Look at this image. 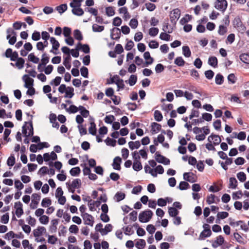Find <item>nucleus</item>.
Segmentation results:
<instances>
[{"label":"nucleus","mask_w":249,"mask_h":249,"mask_svg":"<svg viewBox=\"0 0 249 249\" xmlns=\"http://www.w3.org/2000/svg\"><path fill=\"white\" fill-rule=\"evenodd\" d=\"M71 58L70 54H69V56H67L66 57L64 58L63 64L65 66V67L68 70H70L71 67Z\"/></svg>","instance_id":"obj_24"},{"label":"nucleus","mask_w":249,"mask_h":249,"mask_svg":"<svg viewBox=\"0 0 249 249\" xmlns=\"http://www.w3.org/2000/svg\"><path fill=\"white\" fill-rule=\"evenodd\" d=\"M153 215V212L148 209L140 213L139 220L142 223L147 222L151 219Z\"/></svg>","instance_id":"obj_1"},{"label":"nucleus","mask_w":249,"mask_h":249,"mask_svg":"<svg viewBox=\"0 0 249 249\" xmlns=\"http://www.w3.org/2000/svg\"><path fill=\"white\" fill-rule=\"evenodd\" d=\"M105 141H106V144L107 145H110V146H111L113 147H114L116 145V140H115L114 139H112L109 137H107Z\"/></svg>","instance_id":"obj_61"},{"label":"nucleus","mask_w":249,"mask_h":249,"mask_svg":"<svg viewBox=\"0 0 249 249\" xmlns=\"http://www.w3.org/2000/svg\"><path fill=\"white\" fill-rule=\"evenodd\" d=\"M159 33V29L158 28L152 27L149 30V34L151 36H155Z\"/></svg>","instance_id":"obj_56"},{"label":"nucleus","mask_w":249,"mask_h":249,"mask_svg":"<svg viewBox=\"0 0 249 249\" xmlns=\"http://www.w3.org/2000/svg\"><path fill=\"white\" fill-rule=\"evenodd\" d=\"M146 245L145 241L143 239H139L136 243V247L139 249H143Z\"/></svg>","instance_id":"obj_48"},{"label":"nucleus","mask_w":249,"mask_h":249,"mask_svg":"<svg viewBox=\"0 0 249 249\" xmlns=\"http://www.w3.org/2000/svg\"><path fill=\"white\" fill-rule=\"evenodd\" d=\"M214 7L223 13L227 8L228 1L227 0H215L214 2Z\"/></svg>","instance_id":"obj_2"},{"label":"nucleus","mask_w":249,"mask_h":249,"mask_svg":"<svg viewBox=\"0 0 249 249\" xmlns=\"http://www.w3.org/2000/svg\"><path fill=\"white\" fill-rule=\"evenodd\" d=\"M122 162V159L120 157H116L113 160L112 163L113 168L117 170H121V163Z\"/></svg>","instance_id":"obj_15"},{"label":"nucleus","mask_w":249,"mask_h":249,"mask_svg":"<svg viewBox=\"0 0 249 249\" xmlns=\"http://www.w3.org/2000/svg\"><path fill=\"white\" fill-rule=\"evenodd\" d=\"M121 35L120 30L118 28H114L111 30L110 36L112 39L117 40L120 38Z\"/></svg>","instance_id":"obj_11"},{"label":"nucleus","mask_w":249,"mask_h":249,"mask_svg":"<svg viewBox=\"0 0 249 249\" xmlns=\"http://www.w3.org/2000/svg\"><path fill=\"white\" fill-rule=\"evenodd\" d=\"M229 216V213L226 212H221L218 213L217 214V218L218 219H223Z\"/></svg>","instance_id":"obj_50"},{"label":"nucleus","mask_w":249,"mask_h":249,"mask_svg":"<svg viewBox=\"0 0 249 249\" xmlns=\"http://www.w3.org/2000/svg\"><path fill=\"white\" fill-rule=\"evenodd\" d=\"M15 163V158L14 155H11V156L8 158L7 164L9 166H13Z\"/></svg>","instance_id":"obj_55"},{"label":"nucleus","mask_w":249,"mask_h":249,"mask_svg":"<svg viewBox=\"0 0 249 249\" xmlns=\"http://www.w3.org/2000/svg\"><path fill=\"white\" fill-rule=\"evenodd\" d=\"M137 81V76L136 75H131L129 80H128V83L130 86H132L134 85Z\"/></svg>","instance_id":"obj_47"},{"label":"nucleus","mask_w":249,"mask_h":249,"mask_svg":"<svg viewBox=\"0 0 249 249\" xmlns=\"http://www.w3.org/2000/svg\"><path fill=\"white\" fill-rule=\"evenodd\" d=\"M228 80L229 82L233 84L235 83V82L237 80V78L235 76L234 74L231 73L228 76Z\"/></svg>","instance_id":"obj_58"},{"label":"nucleus","mask_w":249,"mask_h":249,"mask_svg":"<svg viewBox=\"0 0 249 249\" xmlns=\"http://www.w3.org/2000/svg\"><path fill=\"white\" fill-rule=\"evenodd\" d=\"M215 196L213 194H211L207 196L206 202L208 204H211L215 202Z\"/></svg>","instance_id":"obj_57"},{"label":"nucleus","mask_w":249,"mask_h":249,"mask_svg":"<svg viewBox=\"0 0 249 249\" xmlns=\"http://www.w3.org/2000/svg\"><path fill=\"white\" fill-rule=\"evenodd\" d=\"M113 226L111 224H107L105 226L104 229H102L101 234L102 235H105L110 232L112 230Z\"/></svg>","instance_id":"obj_21"},{"label":"nucleus","mask_w":249,"mask_h":249,"mask_svg":"<svg viewBox=\"0 0 249 249\" xmlns=\"http://www.w3.org/2000/svg\"><path fill=\"white\" fill-rule=\"evenodd\" d=\"M81 74L82 76L85 78L88 77L89 71L87 67H82L80 69Z\"/></svg>","instance_id":"obj_59"},{"label":"nucleus","mask_w":249,"mask_h":249,"mask_svg":"<svg viewBox=\"0 0 249 249\" xmlns=\"http://www.w3.org/2000/svg\"><path fill=\"white\" fill-rule=\"evenodd\" d=\"M154 116L155 120L158 122L161 121L163 119V116L161 113L160 111L158 110L155 111Z\"/></svg>","instance_id":"obj_35"},{"label":"nucleus","mask_w":249,"mask_h":249,"mask_svg":"<svg viewBox=\"0 0 249 249\" xmlns=\"http://www.w3.org/2000/svg\"><path fill=\"white\" fill-rule=\"evenodd\" d=\"M133 168L135 171H139L142 169V165L140 162V160L139 161H134L133 164Z\"/></svg>","instance_id":"obj_34"},{"label":"nucleus","mask_w":249,"mask_h":249,"mask_svg":"<svg viewBox=\"0 0 249 249\" xmlns=\"http://www.w3.org/2000/svg\"><path fill=\"white\" fill-rule=\"evenodd\" d=\"M183 178L185 180L191 183H193L196 181L195 175L192 172L184 173L183 174Z\"/></svg>","instance_id":"obj_13"},{"label":"nucleus","mask_w":249,"mask_h":249,"mask_svg":"<svg viewBox=\"0 0 249 249\" xmlns=\"http://www.w3.org/2000/svg\"><path fill=\"white\" fill-rule=\"evenodd\" d=\"M122 20L120 17H117L113 19L112 24L115 26H119L121 25Z\"/></svg>","instance_id":"obj_63"},{"label":"nucleus","mask_w":249,"mask_h":249,"mask_svg":"<svg viewBox=\"0 0 249 249\" xmlns=\"http://www.w3.org/2000/svg\"><path fill=\"white\" fill-rule=\"evenodd\" d=\"M155 160L159 163H162L164 165H169L170 161L169 159L161 155L159 152H156L155 153Z\"/></svg>","instance_id":"obj_7"},{"label":"nucleus","mask_w":249,"mask_h":249,"mask_svg":"<svg viewBox=\"0 0 249 249\" xmlns=\"http://www.w3.org/2000/svg\"><path fill=\"white\" fill-rule=\"evenodd\" d=\"M128 145L131 150H133L135 148H139L141 146V143L139 141L135 142L131 141L128 142Z\"/></svg>","instance_id":"obj_20"},{"label":"nucleus","mask_w":249,"mask_h":249,"mask_svg":"<svg viewBox=\"0 0 249 249\" xmlns=\"http://www.w3.org/2000/svg\"><path fill=\"white\" fill-rule=\"evenodd\" d=\"M125 197V194L121 192H118L116 193L114 196V198L117 202H119L124 199Z\"/></svg>","instance_id":"obj_27"},{"label":"nucleus","mask_w":249,"mask_h":249,"mask_svg":"<svg viewBox=\"0 0 249 249\" xmlns=\"http://www.w3.org/2000/svg\"><path fill=\"white\" fill-rule=\"evenodd\" d=\"M174 63L178 66L181 67V66H184L185 62L183 60V59L182 58V57L180 56V57H177L175 59Z\"/></svg>","instance_id":"obj_45"},{"label":"nucleus","mask_w":249,"mask_h":249,"mask_svg":"<svg viewBox=\"0 0 249 249\" xmlns=\"http://www.w3.org/2000/svg\"><path fill=\"white\" fill-rule=\"evenodd\" d=\"M52 203L51 200L49 198H44L41 202V206L43 207H47L50 206Z\"/></svg>","instance_id":"obj_49"},{"label":"nucleus","mask_w":249,"mask_h":249,"mask_svg":"<svg viewBox=\"0 0 249 249\" xmlns=\"http://www.w3.org/2000/svg\"><path fill=\"white\" fill-rule=\"evenodd\" d=\"M190 187V185L187 182L181 181L179 184L178 188L181 190L187 189Z\"/></svg>","instance_id":"obj_52"},{"label":"nucleus","mask_w":249,"mask_h":249,"mask_svg":"<svg viewBox=\"0 0 249 249\" xmlns=\"http://www.w3.org/2000/svg\"><path fill=\"white\" fill-rule=\"evenodd\" d=\"M181 14L180 10L178 8H176L173 10L170 14V19L171 23L173 24H176L177 21L180 18Z\"/></svg>","instance_id":"obj_4"},{"label":"nucleus","mask_w":249,"mask_h":249,"mask_svg":"<svg viewBox=\"0 0 249 249\" xmlns=\"http://www.w3.org/2000/svg\"><path fill=\"white\" fill-rule=\"evenodd\" d=\"M46 232V228L44 227L39 226L33 231L34 236L35 237L41 236L43 233Z\"/></svg>","instance_id":"obj_12"},{"label":"nucleus","mask_w":249,"mask_h":249,"mask_svg":"<svg viewBox=\"0 0 249 249\" xmlns=\"http://www.w3.org/2000/svg\"><path fill=\"white\" fill-rule=\"evenodd\" d=\"M229 188L235 189L237 186V181L235 178L231 177L229 179Z\"/></svg>","instance_id":"obj_25"},{"label":"nucleus","mask_w":249,"mask_h":249,"mask_svg":"<svg viewBox=\"0 0 249 249\" xmlns=\"http://www.w3.org/2000/svg\"><path fill=\"white\" fill-rule=\"evenodd\" d=\"M51 225L50 227V231L51 233H55L57 231V225L59 222V219H54L51 221Z\"/></svg>","instance_id":"obj_17"},{"label":"nucleus","mask_w":249,"mask_h":249,"mask_svg":"<svg viewBox=\"0 0 249 249\" xmlns=\"http://www.w3.org/2000/svg\"><path fill=\"white\" fill-rule=\"evenodd\" d=\"M160 38L161 40L168 41L170 40L171 36L167 32H162L160 34Z\"/></svg>","instance_id":"obj_39"},{"label":"nucleus","mask_w":249,"mask_h":249,"mask_svg":"<svg viewBox=\"0 0 249 249\" xmlns=\"http://www.w3.org/2000/svg\"><path fill=\"white\" fill-rule=\"evenodd\" d=\"M67 9V5L66 4H62L56 7V10L60 14L63 13Z\"/></svg>","instance_id":"obj_54"},{"label":"nucleus","mask_w":249,"mask_h":249,"mask_svg":"<svg viewBox=\"0 0 249 249\" xmlns=\"http://www.w3.org/2000/svg\"><path fill=\"white\" fill-rule=\"evenodd\" d=\"M237 177L241 182H244L246 179V175L243 172H240L237 173Z\"/></svg>","instance_id":"obj_53"},{"label":"nucleus","mask_w":249,"mask_h":249,"mask_svg":"<svg viewBox=\"0 0 249 249\" xmlns=\"http://www.w3.org/2000/svg\"><path fill=\"white\" fill-rule=\"evenodd\" d=\"M151 132L152 134H155L159 132L161 129V125L155 122L152 123L151 124Z\"/></svg>","instance_id":"obj_14"},{"label":"nucleus","mask_w":249,"mask_h":249,"mask_svg":"<svg viewBox=\"0 0 249 249\" xmlns=\"http://www.w3.org/2000/svg\"><path fill=\"white\" fill-rule=\"evenodd\" d=\"M82 217L83 219L84 223L85 225H89L91 227L93 226L94 223V218L91 214L86 213L85 214H83Z\"/></svg>","instance_id":"obj_6"},{"label":"nucleus","mask_w":249,"mask_h":249,"mask_svg":"<svg viewBox=\"0 0 249 249\" xmlns=\"http://www.w3.org/2000/svg\"><path fill=\"white\" fill-rule=\"evenodd\" d=\"M71 11L73 14L78 16H81L84 14V11L80 8V7H75V8H72Z\"/></svg>","instance_id":"obj_23"},{"label":"nucleus","mask_w":249,"mask_h":249,"mask_svg":"<svg viewBox=\"0 0 249 249\" xmlns=\"http://www.w3.org/2000/svg\"><path fill=\"white\" fill-rule=\"evenodd\" d=\"M227 31V28L226 26L223 25H220L219 26V29L218 33L220 35H224Z\"/></svg>","instance_id":"obj_60"},{"label":"nucleus","mask_w":249,"mask_h":249,"mask_svg":"<svg viewBox=\"0 0 249 249\" xmlns=\"http://www.w3.org/2000/svg\"><path fill=\"white\" fill-rule=\"evenodd\" d=\"M81 173V169L79 167L72 168L70 171V173L72 176H78Z\"/></svg>","instance_id":"obj_26"},{"label":"nucleus","mask_w":249,"mask_h":249,"mask_svg":"<svg viewBox=\"0 0 249 249\" xmlns=\"http://www.w3.org/2000/svg\"><path fill=\"white\" fill-rule=\"evenodd\" d=\"M66 94L65 95V98H71L74 95V89L72 87H68L67 89L65 91Z\"/></svg>","instance_id":"obj_19"},{"label":"nucleus","mask_w":249,"mask_h":249,"mask_svg":"<svg viewBox=\"0 0 249 249\" xmlns=\"http://www.w3.org/2000/svg\"><path fill=\"white\" fill-rule=\"evenodd\" d=\"M90 124V126L89 128V132L92 135H95L96 134V124L94 122H91Z\"/></svg>","instance_id":"obj_37"},{"label":"nucleus","mask_w":249,"mask_h":249,"mask_svg":"<svg viewBox=\"0 0 249 249\" xmlns=\"http://www.w3.org/2000/svg\"><path fill=\"white\" fill-rule=\"evenodd\" d=\"M26 221H27L28 223L31 226H34L36 225V219L30 215L27 218Z\"/></svg>","instance_id":"obj_64"},{"label":"nucleus","mask_w":249,"mask_h":249,"mask_svg":"<svg viewBox=\"0 0 249 249\" xmlns=\"http://www.w3.org/2000/svg\"><path fill=\"white\" fill-rule=\"evenodd\" d=\"M217 59L215 56L210 57L208 59V64L211 66L216 68L217 67Z\"/></svg>","instance_id":"obj_22"},{"label":"nucleus","mask_w":249,"mask_h":249,"mask_svg":"<svg viewBox=\"0 0 249 249\" xmlns=\"http://www.w3.org/2000/svg\"><path fill=\"white\" fill-rule=\"evenodd\" d=\"M50 122L52 124L53 127L58 129L59 127V124L56 121V116L55 114L52 113L50 115L49 117Z\"/></svg>","instance_id":"obj_16"},{"label":"nucleus","mask_w":249,"mask_h":249,"mask_svg":"<svg viewBox=\"0 0 249 249\" xmlns=\"http://www.w3.org/2000/svg\"><path fill=\"white\" fill-rule=\"evenodd\" d=\"M83 0H72L70 3V5L72 8H75V7H80L81 3Z\"/></svg>","instance_id":"obj_51"},{"label":"nucleus","mask_w":249,"mask_h":249,"mask_svg":"<svg viewBox=\"0 0 249 249\" xmlns=\"http://www.w3.org/2000/svg\"><path fill=\"white\" fill-rule=\"evenodd\" d=\"M182 51H183V54L185 57H189L191 56V52L190 48L188 46H183Z\"/></svg>","instance_id":"obj_42"},{"label":"nucleus","mask_w":249,"mask_h":249,"mask_svg":"<svg viewBox=\"0 0 249 249\" xmlns=\"http://www.w3.org/2000/svg\"><path fill=\"white\" fill-rule=\"evenodd\" d=\"M169 214L171 217H175L178 214V211L174 207H169L168 208Z\"/></svg>","instance_id":"obj_31"},{"label":"nucleus","mask_w":249,"mask_h":249,"mask_svg":"<svg viewBox=\"0 0 249 249\" xmlns=\"http://www.w3.org/2000/svg\"><path fill=\"white\" fill-rule=\"evenodd\" d=\"M145 0H132V5L131 6V9H134L138 7L141 4L145 2Z\"/></svg>","instance_id":"obj_33"},{"label":"nucleus","mask_w":249,"mask_h":249,"mask_svg":"<svg viewBox=\"0 0 249 249\" xmlns=\"http://www.w3.org/2000/svg\"><path fill=\"white\" fill-rule=\"evenodd\" d=\"M25 124H29V126H27L29 130V132L27 133V128L25 125H24L22 126V133L26 137H28L30 136H33L34 135V128L33 126V124L32 122L28 123L27 122H25Z\"/></svg>","instance_id":"obj_5"},{"label":"nucleus","mask_w":249,"mask_h":249,"mask_svg":"<svg viewBox=\"0 0 249 249\" xmlns=\"http://www.w3.org/2000/svg\"><path fill=\"white\" fill-rule=\"evenodd\" d=\"M32 203L38 205L41 198L40 194L34 193L32 195Z\"/></svg>","instance_id":"obj_44"},{"label":"nucleus","mask_w":249,"mask_h":249,"mask_svg":"<svg viewBox=\"0 0 249 249\" xmlns=\"http://www.w3.org/2000/svg\"><path fill=\"white\" fill-rule=\"evenodd\" d=\"M50 42L52 44V49L50 52L57 54L58 53L56 52V51L58 50L60 46L59 42L53 37H50Z\"/></svg>","instance_id":"obj_8"},{"label":"nucleus","mask_w":249,"mask_h":249,"mask_svg":"<svg viewBox=\"0 0 249 249\" xmlns=\"http://www.w3.org/2000/svg\"><path fill=\"white\" fill-rule=\"evenodd\" d=\"M73 36L75 39L79 41L83 40V37L80 30L76 29L73 32Z\"/></svg>","instance_id":"obj_28"},{"label":"nucleus","mask_w":249,"mask_h":249,"mask_svg":"<svg viewBox=\"0 0 249 249\" xmlns=\"http://www.w3.org/2000/svg\"><path fill=\"white\" fill-rule=\"evenodd\" d=\"M50 60L49 57L48 56L46 53H44L42 55V58L41 59V63L43 64V67L49 63Z\"/></svg>","instance_id":"obj_32"},{"label":"nucleus","mask_w":249,"mask_h":249,"mask_svg":"<svg viewBox=\"0 0 249 249\" xmlns=\"http://www.w3.org/2000/svg\"><path fill=\"white\" fill-rule=\"evenodd\" d=\"M233 25L238 32L243 34L246 30V26L243 24L239 17H236L233 20Z\"/></svg>","instance_id":"obj_3"},{"label":"nucleus","mask_w":249,"mask_h":249,"mask_svg":"<svg viewBox=\"0 0 249 249\" xmlns=\"http://www.w3.org/2000/svg\"><path fill=\"white\" fill-rule=\"evenodd\" d=\"M28 59L30 61L35 64L38 63L39 61V58L36 56L34 53H31L29 54L28 55Z\"/></svg>","instance_id":"obj_43"},{"label":"nucleus","mask_w":249,"mask_h":249,"mask_svg":"<svg viewBox=\"0 0 249 249\" xmlns=\"http://www.w3.org/2000/svg\"><path fill=\"white\" fill-rule=\"evenodd\" d=\"M23 80L25 82L24 87L26 88H29L33 87L34 85V79L30 77L28 75L25 74L22 77Z\"/></svg>","instance_id":"obj_9"},{"label":"nucleus","mask_w":249,"mask_h":249,"mask_svg":"<svg viewBox=\"0 0 249 249\" xmlns=\"http://www.w3.org/2000/svg\"><path fill=\"white\" fill-rule=\"evenodd\" d=\"M16 60L17 62L15 64V66L19 69L23 68L24 67V64L25 63L24 59L21 57H19Z\"/></svg>","instance_id":"obj_30"},{"label":"nucleus","mask_w":249,"mask_h":249,"mask_svg":"<svg viewBox=\"0 0 249 249\" xmlns=\"http://www.w3.org/2000/svg\"><path fill=\"white\" fill-rule=\"evenodd\" d=\"M106 12L107 15L108 17H111L115 14V11L113 7H108L106 8Z\"/></svg>","instance_id":"obj_62"},{"label":"nucleus","mask_w":249,"mask_h":249,"mask_svg":"<svg viewBox=\"0 0 249 249\" xmlns=\"http://www.w3.org/2000/svg\"><path fill=\"white\" fill-rule=\"evenodd\" d=\"M240 60L244 63L249 64V53H243L240 55Z\"/></svg>","instance_id":"obj_41"},{"label":"nucleus","mask_w":249,"mask_h":249,"mask_svg":"<svg viewBox=\"0 0 249 249\" xmlns=\"http://www.w3.org/2000/svg\"><path fill=\"white\" fill-rule=\"evenodd\" d=\"M212 140L213 141V144L215 145H218L221 142V138L218 135L213 134H212L208 138V141L209 142H212Z\"/></svg>","instance_id":"obj_10"},{"label":"nucleus","mask_w":249,"mask_h":249,"mask_svg":"<svg viewBox=\"0 0 249 249\" xmlns=\"http://www.w3.org/2000/svg\"><path fill=\"white\" fill-rule=\"evenodd\" d=\"M191 19H192V16L189 15V14H186V15H185L184 17L182 18L180 20L179 22L181 25H184L186 23H187L188 21L191 20Z\"/></svg>","instance_id":"obj_36"},{"label":"nucleus","mask_w":249,"mask_h":249,"mask_svg":"<svg viewBox=\"0 0 249 249\" xmlns=\"http://www.w3.org/2000/svg\"><path fill=\"white\" fill-rule=\"evenodd\" d=\"M224 242V238L222 235H219L216 237V240L215 241V243L216 244L215 247L218 246H221ZM213 247H215L214 244L213 245Z\"/></svg>","instance_id":"obj_40"},{"label":"nucleus","mask_w":249,"mask_h":249,"mask_svg":"<svg viewBox=\"0 0 249 249\" xmlns=\"http://www.w3.org/2000/svg\"><path fill=\"white\" fill-rule=\"evenodd\" d=\"M215 80L216 84L221 85L223 84L224 81V77L220 73H218L215 76Z\"/></svg>","instance_id":"obj_38"},{"label":"nucleus","mask_w":249,"mask_h":249,"mask_svg":"<svg viewBox=\"0 0 249 249\" xmlns=\"http://www.w3.org/2000/svg\"><path fill=\"white\" fill-rule=\"evenodd\" d=\"M70 185L72 188H75L76 189L79 188L80 187L81 185V179L79 178H76L74 179L72 181L71 184Z\"/></svg>","instance_id":"obj_29"},{"label":"nucleus","mask_w":249,"mask_h":249,"mask_svg":"<svg viewBox=\"0 0 249 249\" xmlns=\"http://www.w3.org/2000/svg\"><path fill=\"white\" fill-rule=\"evenodd\" d=\"M143 57L146 60L145 65L146 66L153 63L154 59L151 57L149 52H146L144 53Z\"/></svg>","instance_id":"obj_18"},{"label":"nucleus","mask_w":249,"mask_h":249,"mask_svg":"<svg viewBox=\"0 0 249 249\" xmlns=\"http://www.w3.org/2000/svg\"><path fill=\"white\" fill-rule=\"evenodd\" d=\"M104 30V26H100L97 24L92 25V30L94 32H101Z\"/></svg>","instance_id":"obj_46"}]
</instances>
